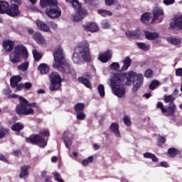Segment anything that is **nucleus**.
Masks as SVG:
<instances>
[{"label": "nucleus", "mask_w": 182, "mask_h": 182, "mask_svg": "<svg viewBox=\"0 0 182 182\" xmlns=\"http://www.w3.org/2000/svg\"><path fill=\"white\" fill-rule=\"evenodd\" d=\"M53 57L55 63L53 64V68L54 69H57L63 75H70L73 80L76 79V70L66 61V55L63 52V48H57L55 50Z\"/></svg>", "instance_id": "f257e3e1"}, {"label": "nucleus", "mask_w": 182, "mask_h": 182, "mask_svg": "<svg viewBox=\"0 0 182 182\" xmlns=\"http://www.w3.org/2000/svg\"><path fill=\"white\" fill-rule=\"evenodd\" d=\"M109 80V86L111 87L114 95L117 96V97H125L126 88H124V85L120 83H123V82L126 80V73H114L113 77Z\"/></svg>", "instance_id": "f03ea898"}, {"label": "nucleus", "mask_w": 182, "mask_h": 182, "mask_svg": "<svg viewBox=\"0 0 182 182\" xmlns=\"http://www.w3.org/2000/svg\"><path fill=\"white\" fill-rule=\"evenodd\" d=\"M82 58L83 60L90 62V50L89 49V43L86 41L81 42L74 50V53L72 60L74 63H80Z\"/></svg>", "instance_id": "7ed1b4c3"}, {"label": "nucleus", "mask_w": 182, "mask_h": 182, "mask_svg": "<svg viewBox=\"0 0 182 182\" xmlns=\"http://www.w3.org/2000/svg\"><path fill=\"white\" fill-rule=\"evenodd\" d=\"M21 59L26 60L28 58V49L22 44H18L14 47L13 52L9 55V60L11 63H19Z\"/></svg>", "instance_id": "20e7f679"}, {"label": "nucleus", "mask_w": 182, "mask_h": 182, "mask_svg": "<svg viewBox=\"0 0 182 182\" xmlns=\"http://www.w3.org/2000/svg\"><path fill=\"white\" fill-rule=\"evenodd\" d=\"M42 136L44 137H49V136H50L49 130L43 129L39 132V134H31L29 137H26V141L30 144H40V147H46L48 144V141Z\"/></svg>", "instance_id": "39448f33"}, {"label": "nucleus", "mask_w": 182, "mask_h": 182, "mask_svg": "<svg viewBox=\"0 0 182 182\" xmlns=\"http://www.w3.org/2000/svg\"><path fill=\"white\" fill-rule=\"evenodd\" d=\"M46 14L51 19H56V18H60L62 15V11L60 8L58 7L59 3L58 0H48L46 1Z\"/></svg>", "instance_id": "423d86ee"}, {"label": "nucleus", "mask_w": 182, "mask_h": 182, "mask_svg": "<svg viewBox=\"0 0 182 182\" xmlns=\"http://www.w3.org/2000/svg\"><path fill=\"white\" fill-rule=\"evenodd\" d=\"M20 103L16 106V113L18 116H31L35 114V110L33 108H29L28 107V100L25 97L20 96L18 97Z\"/></svg>", "instance_id": "0eeeda50"}, {"label": "nucleus", "mask_w": 182, "mask_h": 182, "mask_svg": "<svg viewBox=\"0 0 182 182\" xmlns=\"http://www.w3.org/2000/svg\"><path fill=\"white\" fill-rule=\"evenodd\" d=\"M126 73L125 85L127 86H132V85H136V86L141 87L143 82L144 81V77L143 74H139L133 70L129 71Z\"/></svg>", "instance_id": "6e6552de"}, {"label": "nucleus", "mask_w": 182, "mask_h": 182, "mask_svg": "<svg viewBox=\"0 0 182 182\" xmlns=\"http://www.w3.org/2000/svg\"><path fill=\"white\" fill-rule=\"evenodd\" d=\"M49 80L50 82L49 90L50 92H58L62 87V80L60 75L58 73H51L49 75Z\"/></svg>", "instance_id": "1a4fd4ad"}, {"label": "nucleus", "mask_w": 182, "mask_h": 182, "mask_svg": "<svg viewBox=\"0 0 182 182\" xmlns=\"http://www.w3.org/2000/svg\"><path fill=\"white\" fill-rule=\"evenodd\" d=\"M156 109H160L163 114L166 113L168 117H174L177 106L174 103H169L168 107L165 108L163 102H158L156 104Z\"/></svg>", "instance_id": "9d476101"}, {"label": "nucleus", "mask_w": 182, "mask_h": 182, "mask_svg": "<svg viewBox=\"0 0 182 182\" xmlns=\"http://www.w3.org/2000/svg\"><path fill=\"white\" fill-rule=\"evenodd\" d=\"M152 19L150 23H155V22L160 23L164 20V10L161 7H155L152 11Z\"/></svg>", "instance_id": "9b49d317"}, {"label": "nucleus", "mask_w": 182, "mask_h": 182, "mask_svg": "<svg viewBox=\"0 0 182 182\" xmlns=\"http://www.w3.org/2000/svg\"><path fill=\"white\" fill-rule=\"evenodd\" d=\"M2 46L3 53H11L15 49V41L12 40H4Z\"/></svg>", "instance_id": "f8f14e48"}, {"label": "nucleus", "mask_w": 182, "mask_h": 182, "mask_svg": "<svg viewBox=\"0 0 182 182\" xmlns=\"http://www.w3.org/2000/svg\"><path fill=\"white\" fill-rule=\"evenodd\" d=\"M6 14L12 18H15L16 16L21 15V12L19 11V6L16 4H11V6H9L7 12Z\"/></svg>", "instance_id": "ddd939ff"}, {"label": "nucleus", "mask_w": 182, "mask_h": 182, "mask_svg": "<svg viewBox=\"0 0 182 182\" xmlns=\"http://www.w3.org/2000/svg\"><path fill=\"white\" fill-rule=\"evenodd\" d=\"M171 29H182V16H176L173 21L170 23Z\"/></svg>", "instance_id": "4468645a"}, {"label": "nucleus", "mask_w": 182, "mask_h": 182, "mask_svg": "<svg viewBox=\"0 0 182 182\" xmlns=\"http://www.w3.org/2000/svg\"><path fill=\"white\" fill-rule=\"evenodd\" d=\"M112 50H107L105 52L100 54L99 60L102 63H107L112 59Z\"/></svg>", "instance_id": "2eb2a0df"}, {"label": "nucleus", "mask_w": 182, "mask_h": 182, "mask_svg": "<svg viewBox=\"0 0 182 182\" xmlns=\"http://www.w3.org/2000/svg\"><path fill=\"white\" fill-rule=\"evenodd\" d=\"M31 168L30 165H24L20 168L19 178H23L26 180L29 177V170Z\"/></svg>", "instance_id": "dca6fc26"}, {"label": "nucleus", "mask_w": 182, "mask_h": 182, "mask_svg": "<svg viewBox=\"0 0 182 182\" xmlns=\"http://www.w3.org/2000/svg\"><path fill=\"white\" fill-rule=\"evenodd\" d=\"M119 124L117 122H112L109 127V130L112 133H114V136L116 137H121L122 135H120V131L119 130Z\"/></svg>", "instance_id": "f3484780"}, {"label": "nucleus", "mask_w": 182, "mask_h": 182, "mask_svg": "<svg viewBox=\"0 0 182 182\" xmlns=\"http://www.w3.org/2000/svg\"><path fill=\"white\" fill-rule=\"evenodd\" d=\"M33 39H34L38 45H45V38H43V36L39 32H35L33 34Z\"/></svg>", "instance_id": "a211bd4d"}, {"label": "nucleus", "mask_w": 182, "mask_h": 182, "mask_svg": "<svg viewBox=\"0 0 182 182\" xmlns=\"http://www.w3.org/2000/svg\"><path fill=\"white\" fill-rule=\"evenodd\" d=\"M36 23L40 31H43V32H49L50 31V27L41 20L36 21Z\"/></svg>", "instance_id": "6ab92c4d"}, {"label": "nucleus", "mask_w": 182, "mask_h": 182, "mask_svg": "<svg viewBox=\"0 0 182 182\" xmlns=\"http://www.w3.org/2000/svg\"><path fill=\"white\" fill-rule=\"evenodd\" d=\"M153 19V14L146 12L141 16V21L143 23H150Z\"/></svg>", "instance_id": "aec40b11"}, {"label": "nucleus", "mask_w": 182, "mask_h": 182, "mask_svg": "<svg viewBox=\"0 0 182 182\" xmlns=\"http://www.w3.org/2000/svg\"><path fill=\"white\" fill-rule=\"evenodd\" d=\"M146 39L148 41H154V39H157L160 34L158 33H151L149 31H144Z\"/></svg>", "instance_id": "412c9836"}, {"label": "nucleus", "mask_w": 182, "mask_h": 182, "mask_svg": "<svg viewBox=\"0 0 182 182\" xmlns=\"http://www.w3.org/2000/svg\"><path fill=\"white\" fill-rule=\"evenodd\" d=\"M9 7V3L5 1H0V14H6Z\"/></svg>", "instance_id": "4be33fe9"}, {"label": "nucleus", "mask_w": 182, "mask_h": 182, "mask_svg": "<svg viewBox=\"0 0 182 182\" xmlns=\"http://www.w3.org/2000/svg\"><path fill=\"white\" fill-rule=\"evenodd\" d=\"M122 63H124L123 66L122 67V70H127L129 68H130V65H132V60L130 59V57L127 56L122 60Z\"/></svg>", "instance_id": "5701e85b"}, {"label": "nucleus", "mask_w": 182, "mask_h": 182, "mask_svg": "<svg viewBox=\"0 0 182 182\" xmlns=\"http://www.w3.org/2000/svg\"><path fill=\"white\" fill-rule=\"evenodd\" d=\"M38 70L41 75H46V73H49V67L46 63H41L38 65Z\"/></svg>", "instance_id": "b1692460"}, {"label": "nucleus", "mask_w": 182, "mask_h": 182, "mask_svg": "<svg viewBox=\"0 0 182 182\" xmlns=\"http://www.w3.org/2000/svg\"><path fill=\"white\" fill-rule=\"evenodd\" d=\"M167 153L168 154V157H171V159H174V157L181 154L180 151L176 148H169Z\"/></svg>", "instance_id": "393cba45"}, {"label": "nucleus", "mask_w": 182, "mask_h": 182, "mask_svg": "<svg viewBox=\"0 0 182 182\" xmlns=\"http://www.w3.org/2000/svg\"><path fill=\"white\" fill-rule=\"evenodd\" d=\"M24 128H25V126L21 122L14 123L11 126V130L13 132H21V130H23Z\"/></svg>", "instance_id": "a878e982"}, {"label": "nucleus", "mask_w": 182, "mask_h": 182, "mask_svg": "<svg viewBox=\"0 0 182 182\" xmlns=\"http://www.w3.org/2000/svg\"><path fill=\"white\" fill-rule=\"evenodd\" d=\"M77 80L80 82V83H82L83 85L88 87V89H92V83H90V81H89L87 78L80 77H78Z\"/></svg>", "instance_id": "bb28decb"}, {"label": "nucleus", "mask_w": 182, "mask_h": 182, "mask_svg": "<svg viewBox=\"0 0 182 182\" xmlns=\"http://www.w3.org/2000/svg\"><path fill=\"white\" fill-rule=\"evenodd\" d=\"M144 157L145 159H151L154 163H159V158L150 152H146L144 154Z\"/></svg>", "instance_id": "cd10ccee"}, {"label": "nucleus", "mask_w": 182, "mask_h": 182, "mask_svg": "<svg viewBox=\"0 0 182 182\" xmlns=\"http://www.w3.org/2000/svg\"><path fill=\"white\" fill-rule=\"evenodd\" d=\"M74 110H75V113L85 112V103L77 102L74 106Z\"/></svg>", "instance_id": "c85d7f7f"}, {"label": "nucleus", "mask_w": 182, "mask_h": 182, "mask_svg": "<svg viewBox=\"0 0 182 182\" xmlns=\"http://www.w3.org/2000/svg\"><path fill=\"white\" fill-rule=\"evenodd\" d=\"M70 4L75 11L82 9V3L79 2L78 0H72Z\"/></svg>", "instance_id": "c756f323"}, {"label": "nucleus", "mask_w": 182, "mask_h": 182, "mask_svg": "<svg viewBox=\"0 0 182 182\" xmlns=\"http://www.w3.org/2000/svg\"><path fill=\"white\" fill-rule=\"evenodd\" d=\"M174 100H176V97H174L173 95H165L164 96V103H174Z\"/></svg>", "instance_id": "7c9ffc66"}, {"label": "nucleus", "mask_w": 182, "mask_h": 182, "mask_svg": "<svg viewBox=\"0 0 182 182\" xmlns=\"http://www.w3.org/2000/svg\"><path fill=\"white\" fill-rule=\"evenodd\" d=\"M136 45L142 50L147 51L150 49V45H146V43L137 42L136 43Z\"/></svg>", "instance_id": "2f4dec72"}, {"label": "nucleus", "mask_w": 182, "mask_h": 182, "mask_svg": "<svg viewBox=\"0 0 182 182\" xmlns=\"http://www.w3.org/2000/svg\"><path fill=\"white\" fill-rule=\"evenodd\" d=\"M63 140L65 144V147H67V149H69L70 147V146H72L73 144V141H72V138L68 136H64L63 138Z\"/></svg>", "instance_id": "473e14b6"}, {"label": "nucleus", "mask_w": 182, "mask_h": 182, "mask_svg": "<svg viewBox=\"0 0 182 182\" xmlns=\"http://www.w3.org/2000/svg\"><path fill=\"white\" fill-rule=\"evenodd\" d=\"M98 14H100V15L101 16H112L113 15V13H112L109 11L107 10H105V9H99L97 11Z\"/></svg>", "instance_id": "72a5a7b5"}, {"label": "nucleus", "mask_w": 182, "mask_h": 182, "mask_svg": "<svg viewBox=\"0 0 182 182\" xmlns=\"http://www.w3.org/2000/svg\"><path fill=\"white\" fill-rule=\"evenodd\" d=\"M29 68V62H25L23 64L18 65L17 69L18 70H22V72H25V70H28Z\"/></svg>", "instance_id": "f704fd0d"}, {"label": "nucleus", "mask_w": 182, "mask_h": 182, "mask_svg": "<svg viewBox=\"0 0 182 182\" xmlns=\"http://www.w3.org/2000/svg\"><path fill=\"white\" fill-rule=\"evenodd\" d=\"M33 56L36 62L42 59V55H41L36 50H33Z\"/></svg>", "instance_id": "c9c22d12"}, {"label": "nucleus", "mask_w": 182, "mask_h": 182, "mask_svg": "<svg viewBox=\"0 0 182 182\" xmlns=\"http://www.w3.org/2000/svg\"><path fill=\"white\" fill-rule=\"evenodd\" d=\"M97 90H98V93L100 94V96L101 97H105V85L100 84L98 87H97Z\"/></svg>", "instance_id": "e433bc0d"}, {"label": "nucleus", "mask_w": 182, "mask_h": 182, "mask_svg": "<svg viewBox=\"0 0 182 182\" xmlns=\"http://www.w3.org/2000/svg\"><path fill=\"white\" fill-rule=\"evenodd\" d=\"M159 85H160V82H159V80H155L152 81L151 82V84L149 85L150 90H154V89H156V87L157 86H159Z\"/></svg>", "instance_id": "4c0bfd02"}, {"label": "nucleus", "mask_w": 182, "mask_h": 182, "mask_svg": "<svg viewBox=\"0 0 182 182\" xmlns=\"http://www.w3.org/2000/svg\"><path fill=\"white\" fill-rule=\"evenodd\" d=\"M109 68L111 69V70H115V72H117V70L120 69V64H119V63H112L109 65Z\"/></svg>", "instance_id": "58836bf2"}, {"label": "nucleus", "mask_w": 182, "mask_h": 182, "mask_svg": "<svg viewBox=\"0 0 182 182\" xmlns=\"http://www.w3.org/2000/svg\"><path fill=\"white\" fill-rule=\"evenodd\" d=\"M77 120H85L86 119V114H85V112L82 111L81 112H77Z\"/></svg>", "instance_id": "ea45409f"}, {"label": "nucleus", "mask_w": 182, "mask_h": 182, "mask_svg": "<svg viewBox=\"0 0 182 182\" xmlns=\"http://www.w3.org/2000/svg\"><path fill=\"white\" fill-rule=\"evenodd\" d=\"M90 163H92V156H90L87 159L82 160L81 162L82 166L84 167L88 166V164H90Z\"/></svg>", "instance_id": "a19ab883"}, {"label": "nucleus", "mask_w": 182, "mask_h": 182, "mask_svg": "<svg viewBox=\"0 0 182 182\" xmlns=\"http://www.w3.org/2000/svg\"><path fill=\"white\" fill-rule=\"evenodd\" d=\"M83 18L85 17L82 14L77 12V14L74 16L73 21L75 22H80Z\"/></svg>", "instance_id": "79ce46f5"}, {"label": "nucleus", "mask_w": 182, "mask_h": 182, "mask_svg": "<svg viewBox=\"0 0 182 182\" xmlns=\"http://www.w3.org/2000/svg\"><path fill=\"white\" fill-rule=\"evenodd\" d=\"M169 41L171 43H172V45H180V43H181V40L177 38H171Z\"/></svg>", "instance_id": "37998d69"}, {"label": "nucleus", "mask_w": 182, "mask_h": 182, "mask_svg": "<svg viewBox=\"0 0 182 182\" xmlns=\"http://www.w3.org/2000/svg\"><path fill=\"white\" fill-rule=\"evenodd\" d=\"M123 120L125 126H127L128 127L132 126V121L130 120L129 116H124Z\"/></svg>", "instance_id": "c03bdc74"}, {"label": "nucleus", "mask_w": 182, "mask_h": 182, "mask_svg": "<svg viewBox=\"0 0 182 182\" xmlns=\"http://www.w3.org/2000/svg\"><path fill=\"white\" fill-rule=\"evenodd\" d=\"M82 27L87 32H92V22L87 23Z\"/></svg>", "instance_id": "a18cd8bd"}, {"label": "nucleus", "mask_w": 182, "mask_h": 182, "mask_svg": "<svg viewBox=\"0 0 182 182\" xmlns=\"http://www.w3.org/2000/svg\"><path fill=\"white\" fill-rule=\"evenodd\" d=\"M102 29H109L110 28V24L107 21V20H104L101 23Z\"/></svg>", "instance_id": "49530a36"}, {"label": "nucleus", "mask_w": 182, "mask_h": 182, "mask_svg": "<svg viewBox=\"0 0 182 182\" xmlns=\"http://www.w3.org/2000/svg\"><path fill=\"white\" fill-rule=\"evenodd\" d=\"M164 143H166V137L160 136L158 138V146L159 147H161V146H163V144H164Z\"/></svg>", "instance_id": "de8ad7c7"}, {"label": "nucleus", "mask_w": 182, "mask_h": 182, "mask_svg": "<svg viewBox=\"0 0 182 182\" xmlns=\"http://www.w3.org/2000/svg\"><path fill=\"white\" fill-rule=\"evenodd\" d=\"M132 32H134V36L135 37V39H138V38L141 37V31H140L139 30L136 29L132 31Z\"/></svg>", "instance_id": "09e8293b"}, {"label": "nucleus", "mask_w": 182, "mask_h": 182, "mask_svg": "<svg viewBox=\"0 0 182 182\" xmlns=\"http://www.w3.org/2000/svg\"><path fill=\"white\" fill-rule=\"evenodd\" d=\"M11 93H12V90H11L9 87L3 90V95L8 96V97H9Z\"/></svg>", "instance_id": "8fccbe9b"}, {"label": "nucleus", "mask_w": 182, "mask_h": 182, "mask_svg": "<svg viewBox=\"0 0 182 182\" xmlns=\"http://www.w3.org/2000/svg\"><path fill=\"white\" fill-rule=\"evenodd\" d=\"M77 13L79 14L80 15H82L85 18V15L87 14V11L85 10V9H82L81 6V9H78L77 10Z\"/></svg>", "instance_id": "3c124183"}, {"label": "nucleus", "mask_w": 182, "mask_h": 182, "mask_svg": "<svg viewBox=\"0 0 182 182\" xmlns=\"http://www.w3.org/2000/svg\"><path fill=\"white\" fill-rule=\"evenodd\" d=\"M144 76L145 77H151V76H153V70L151 69H148L146 70L145 73H144Z\"/></svg>", "instance_id": "603ef678"}, {"label": "nucleus", "mask_w": 182, "mask_h": 182, "mask_svg": "<svg viewBox=\"0 0 182 182\" xmlns=\"http://www.w3.org/2000/svg\"><path fill=\"white\" fill-rule=\"evenodd\" d=\"M126 36H127V38H131L132 39H136V37L134 36V33L133 32V31H127L125 33Z\"/></svg>", "instance_id": "864d4df0"}, {"label": "nucleus", "mask_w": 182, "mask_h": 182, "mask_svg": "<svg viewBox=\"0 0 182 182\" xmlns=\"http://www.w3.org/2000/svg\"><path fill=\"white\" fill-rule=\"evenodd\" d=\"M11 79L13 80L14 82L19 83V82L22 80V77H21V75H14L11 77Z\"/></svg>", "instance_id": "5fc2aeb1"}, {"label": "nucleus", "mask_w": 182, "mask_h": 182, "mask_svg": "<svg viewBox=\"0 0 182 182\" xmlns=\"http://www.w3.org/2000/svg\"><path fill=\"white\" fill-rule=\"evenodd\" d=\"M99 29H100V28L99 27V26H97V24H96V23H92V32H97V31H99Z\"/></svg>", "instance_id": "6e6d98bb"}, {"label": "nucleus", "mask_w": 182, "mask_h": 182, "mask_svg": "<svg viewBox=\"0 0 182 182\" xmlns=\"http://www.w3.org/2000/svg\"><path fill=\"white\" fill-rule=\"evenodd\" d=\"M23 89H25L23 87V84L20 83L17 85L16 89L14 90V92H21V90H23Z\"/></svg>", "instance_id": "4d7b16f0"}, {"label": "nucleus", "mask_w": 182, "mask_h": 182, "mask_svg": "<svg viewBox=\"0 0 182 182\" xmlns=\"http://www.w3.org/2000/svg\"><path fill=\"white\" fill-rule=\"evenodd\" d=\"M11 4L12 5H17L18 6H21L22 4V0H10Z\"/></svg>", "instance_id": "13d9d810"}, {"label": "nucleus", "mask_w": 182, "mask_h": 182, "mask_svg": "<svg viewBox=\"0 0 182 182\" xmlns=\"http://www.w3.org/2000/svg\"><path fill=\"white\" fill-rule=\"evenodd\" d=\"M174 2H176V0H164L163 1V4H164V5H166V6L173 5Z\"/></svg>", "instance_id": "bf43d9fd"}, {"label": "nucleus", "mask_w": 182, "mask_h": 182, "mask_svg": "<svg viewBox=\"0 0 182 182\" xmlns=\"http://www.w3.org/2000/svg\"><path fill=\"white\" fill-rule=\"evenodd\" d=\"M10 86L12 89H15V87H16V86H18V82L11 80V78L10 79Z\"/></svg>", "instance_id": "052dcab7"}, {"label": "nucleus", "mask_w": 182, "mask_h": 182, "mask_svg": "<svg viewBox=\"0 0 182 182\" xmlns=\"http://www.w3.org/2000/svg\"><path fill=\"white\" fill-rule=\"evenodd\" d=\"M23 85L24 89H26V90H29V89H31V87H32V83L31 82H25Z\"/></svg>", "instance_id": "680f3d73"}, {"label": "nucleus", "mask_w": 182, "mask_h": 182, "mask_svg": "<svg viewBox=\"0 0 182 182\" xmlns=\"http://www.w3.org/2000/svg\"><path fill=\"white\" fill-rule=\"evenodd\" d=\"M28 109H32V107H38V105H36V102H29V101H28Z\"/></svg>", "instance_id": "e2e57ef3"}, {"label": "nucleus", "mask_w": 182, "mask_h": 182, "mask_svg": "<svg viewBox=\"0 0 182 182\" xmlns=\"http://www.w3.org/2000/svg\"><path fill=\"white\" fill-rule=\"evenodd\" d=\"M140 87H141L139 85H136V84H133L132 92L136 93V92H137V90H139Z\"/></svg>", "instance_id": "0e129e2a"}, {"label": "nucleus", "mask_w": 182, "mask_h": 182, "mask_svg": "<svg viewBox=\"0 0 182 182\" xmlns=\"http://www.w3.org/2000/svg\"><path fill=\"white\" fill-rule=\"evenodd\" d=\"M114 4V0H105V5L107 6H112Z\"/></svg>", "instance_id": "69168bd1"}, {"label": "nucleus", "mask_w": 182, "mask_h": 182, "mask_svg": "<svg viewBox=\"0 0 182 182\" xmlns=\"http://www.w3.org/2000/svg\"><path fill=\"white\" fill-rule=\"evenodd\" d=\"M176 76H180V77L182 76V68L176 69Z\"/></svg>", "instance_id": "338daca9"}, {"label": "nucleus", "mask_w": 182, "mask_h": 182, "mask_svg": "<svg viewBox=\"0 0 182 182\" xmlns=\"http://www.w3.org/2000/svg\"><path fill=\"white\" fill-rule=\"evenodd\" d=\"M50 28L51 29H53L55 31V29H58V24L55 22H50Z\"/></svg>", "instance_id": "774afa93"}]
</instances>
